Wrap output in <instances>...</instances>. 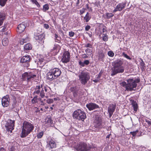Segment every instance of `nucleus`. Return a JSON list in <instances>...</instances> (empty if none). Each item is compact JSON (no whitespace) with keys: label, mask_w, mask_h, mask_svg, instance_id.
<instances>
[{"label":"nucleus","mask_w":151,"mask_h":151,"mask_svg":"<svg viewBox=\"0 0 151 151\" xmlns=\"http://www.w3.org/2000/svg\"><path fill=\"white\" fill-rule=\"evenodd\" d=\"M34 128V126L30 123L26 121L24 122L23 123L21 137L22 138H23L26 137L32 131Z\"/></svg>","instance_id":"nucleus-1"},{"label":"nucleus","mask_w":151,"mask_h":151,"mask_svg":"<svg viewBox=\"0 0 151 151\" xmlns=\"http://www.w3.org/2000/svg\"><path fill=\"white\" fill-rule=\"evenodd\" d=\"M127 83L124 82L121 83V85L125 88V91H132L135 90L137 84L135 83L133 79H129L127 80Z\"/></svg>","instance_id":"nucleus-2"},{"label":"nucleus","mask_w":151,"mask_h":151,"mask_svg":"<svg viewBox=\"0 0 151 151\" xmlns=\"http://www.w3.org/2000/svg\"><path fill=\"white\" fill-rule=\"evenodd\" d=\"M79 77L81 83L83 85L86 84L90 78L89 73L83 71L80 73Z\"/></svg>","instance_id":"nucleus-3"},{"label":"nucleus","mask_w":151,"mask_h":151,"mask_svg":"<svg viewBox=\"0 0 151 151\" xmlns=\"http://www.w3.org/2000/svg\"><path fill=\"white\" fill-rule=\"evenodd\" d=\"M73 117L74 118L82 121H83L86 117L85 112L80 109H77L74 112Z\"/></svg>","instance_id":"nucleus-4"},{"label":"nucleus","mask_w":151,"mask_h":151,"mask_svg":"<svg viewBox=\"0 0 151 151\" xmlns=\"http://www.w3.org/2000/svg\"><path fill=\"white\" fill-rule=\"evenodd\" d=\"M75 148L78 151H88L90 150L91 147L84 142H80L75 146Z\"/></svg>","instance_id":"nucleus-5"},{"label":"nucleus","mask_w":151,"mask_h":151,"mask_svg":"<svg viewBox=\"0 0 151 151\" xmlns=\"http://www.w3.org/2000/svg\"><path fill=\"white\" fill-rule=\"evenodd\" d=\"M34 94H39L40 96L42 98L45 97V93L42 85H37L34 89Z\"/></svg>","instance_id":"nucleus-6"},{"label":"nucleus","mask_w":151,"mask_h":151,"mask_svg":"<svg viewBox=\"0 0 151 151\" xmlns=\"http://www.w3.org/2000/svg\"><path fill=\"white\" fill-rule=\"evenodd\" d=\"M22 77L23 81H27L28 82L33 80L36 77V75L31 73L25 72L22 75Z\"/></svg>","instance_id":"nucleus-7"},{"label":"nucleus","mask_w":151,"mask_h":151,"mask_svg":"<svg viewBox=\"0 0 151 151\" xmlns=\"http://www.w3.org/2000/svg\"><path fill=\"white\" fill-rule=\"evenodd\" d=\"M14 121L8 120L5 125L6 131L11 133L12 132V131L14 129Z\"/></svg>","instance_id":"nucleus-8"},{"label":"nucleus","mask_w":151,"mask_h":151,"mask_svg":"<svg viewBox=\"0 0 151 151\" xmlns=\"http://www.w3.org/2000/svg\"><path fill=\"white\" fill-rule=\"evenodd\" d=\"M124 70V67H113L111 68V76H114L117 73H122Z\"/></svg>","instance_id":"nucleus-9"},{"label":"nucleus","mask_w":151,"mask_h":151,"mask_svg":"<svg viewBox=\"0 0 151 151\" xmlns=\"http://www.w3.org/2000/svg\"><path fill=\"white\" fill-rule=\"evenodd\" d=\"M31 59L30 56L28 55L23 56L21 59L20 63H26L25 66L28 67L29 66V62Z\"/></svg>","instance_id":"nucleus-10"},{"label":"nucleus","mask_w":151,"mask_h":151,"mask_svg":"<svg viewBox=\"0 0 151 151\" xmlns=\"http://www.w3.org/2000/svg\"><path fill=\"white\" fill-rule=\"evenodd\" d=\"M70 58V53L69 52L66 51L63 54L61 61L63 63H67L69 61Z\"/></svg>","instance_id":"nucleus-11"},{"label":"nucleus","mask_w":151,"mask_h":151,"mask_svg":"<svg viewBox=\"0 0 151 151\" xmlns=\"http://www.w3.org/2000/svg\"><path fill=\"white\" fill-rule=\"evenodd\" d=\"M126 5V3L122 2L119 3L116 6L115 9L113 10V12H115L117 11H121L124 8Z\"/></svg>","instance_id":"nucleus-12"},{"label":"nucleus","mask_w":151,"mask_h":151,"mask_svg":"<svg viewBox=\"0 0 151 151\" xmlns=\"http://www.w3.org/2000/svg\"><path fill=\"white\" fill-rule=\"evenodd\" d=\"M10 99L8 95H6L3 97L1 100V104L4 107H7L9 104Z\"/></svg>","instance_id":"nucleus-13"},{"label":"nucleus","mask_w":151,"mask_h":151,"mask_svg":"<svg viewBox=\"0 0 151 151\" xmlns=\"http://www.w3.org/2000/svg\"><path fill=\"white\" fill-rule=\"evenodd\" d=\"M116 107V104L115 103L109 105L108 108V111L109 113L110 117H111L115 111Z\"/></svg>","instance_id":"nucleus-14"},{"label":"nucleus","mask_w":151,"mask_h":151,"mask_svg":"<svg viewBox=\"0 0 151 151\" xmlns=\"http://www.w3.org/2000/svg\"><path fill=\"white\" fill-rule=\"evenodd\" d=\"M86 106L89 111L99 108V106L98 105L93 103H90L87 104Z\"/></svg>","instance_id":"nucleus-15"},{"label":"nucleus","mask_w":151,"mask_h":151,"mask_svg":"<svg viewBox=\"0 0 151 151\" xmlns=\"http://www.w3.org/2000/svg\"><path fill=\"white\" fill-rule=\"evenodd\" d=\"M101 122V119L100 117H96L94 122L95 127L98 128H101L102 127Z\"/></svg>","instance_id":"nucleus-16"},{"label":"nucleus","mask_w":151,"mask_h":151,"mask_svg":"<svg viewBox=\"0 0 151 151\" xmlns=\"http://www.w3.org/2000/svg\"><path fill=\"white\" fill-rule=\"evenodd\" d=\"M35 39L38 40L41 44H43L44 42V40L45 39V35L43 34L38 35L35 36Z\"/></svg>","instance_id":"nucleus-17"},{"label":"nucleus","mask_w":151,"mask_h":151,"mask_svg":"<svg viewBox=\"0 0 151 151\" xmlns=\"http://www.w3.org/2000/svg\"><path fill=\"white\" fill-rule=\"evenodd\" d=\"M51 71L55 78L59 76L61 73L60 70L57 68H54Z\"/></svg>","instance_id":"nucleus-18"},{"label":"nucleus","mask_w":151,"mask_h":151,"mask_svg":"<svg viewBox=\"0 0 151 151\" xmlns=\"http://www.w3.org/2000/svg\"><path fill=\"white\" fill-rule=\"evenodd\" d=\"M123 62L120 59H117L114 61L113 67H124L123 65Z\"/></svg>","instance_id":"nucleus-19"},{"label":"nucleus","mask_w":151,"mask_h":151,"mask_svg":"<svg viewBox=\"0 0 151 151\" xmlns=\"http://www.w3.org/2000/svg\"><path fill=\"white\" fill-rule=\"evenodd\" d=\"M25 28L26 27L24 24H20L17 27V32L19 33H21L24 31Z\"/></svg>","instance_id":"nucleus-20"},{"label":"nucleus","mask_w":151,"mask_h":151,"mask_svg":"<svg viewBox=\"0 0 151 151\" xmlns=\"http://www.w3.org/2000/svg\"><path fill=\"white\" fill-rule=\"evenodd\" d=\"M6 18V15L4 13H0V26H1Z\"/></svg>","instance_id":"nucleus-21"},{"label":"nucleus","mask_w":151,"mask_h":151,"mask_svg":"<svg viewBox=\"0 0 151 151\" xmlns=\"http://www.w3.org/2000/svg\"><path fill=\"white\" fill-rule=\"evenodd\" d=\"M47 78L50 81H52L55 78L51 70L47 73Z\"/></svg>","instance_id":"nucleus-22"},{"label":"nucleus","mask_w":151,"mask_h":151,"mask_svg":"<svg viewBox=\"0 0 151 151\" xmlns=\"http://www.w3.org/2000/svg\"><path fill=\"white\" fill-rule=\"evenodd\" d=\"M133 108L134 111H137L138 106L137 102L133 100H131Z\"/></svg>","instance_id":"nucleus-23"},{"label":"nucleus","mask_w":151,"mask_h":151,"mask_svg":"<svg viewBox=\"0 0 151 151\" xmlns=\"http://www.w3.org/2000/svg\"><path fill=\"white\" fill-rule=\"evenodd\" d=\"M49 145L50 147L52 149L55 148L56 147V144L54 141L51 140L49 142Z\"/></svg>","instance_id":"nucleus-24"},{"label":"nucleus","mask_w":151,"mask_h":151,"mask_svg":"<svg viewBox=\"0 0 151 151\" xmlns=\"http://www.w3.org/2000/svg\"><path fill=\"white\" fill-rule=\"evenodd\" d=\"M29 38L28 37H26L25 38H21L20 41V44L21 45H23L24 43H26L29 41Z\"/></svg>","instance_id":"nucleus-25"},{"label":"nucleus","mask_w":151,"mask_h":151,"mask_svg":"<svg viewBox=\"0 0 151 151\" xmlns=\"http://www.w3.org/2000/svg\"><path fill=\"white\" fill-rule=\"evenodd\" d=\"M32 48L31 45L29 43L26 44L24 47V50H31Z\"/></svg>","instance_id":"nucleus-26"},{"label":"nucleus","mask_w":151,"mask_h":151,"mask_svg":"<svg viewBox=\"0 0 151 151\" xmlns=\"http://www.w3.org/2000/svg\"><path fill=\"white\" fill-rule=\"evenodd\" d=\"M2 44L4 46H6L8 44V40L6 38H4L2 41Z\"/></svg>","instance_id":"nucleus-27"},{"label":"nucleus","mask_w":151,"mask_h":151,"mask_svg":"<svg viewBox=\"0 0 151 151\" xmlns=\"http://www.w3.org/2000/svg\"><path fill=\"white\" fill-rule=\"evenodd\" d=\"M91 18L88 12L87 13L85 16L84 17V19L85 20L86 22H87Z\"/></svg>","instance_id":"nucleus-28"},{"label":"nucleus","mask_w":151,"mask_h":151,"mask_svg":"<svg viewBox=\"0 0 151 151\" xmlns=\"http://www.w3.org/2000/svg\"><path fill=\"white\" fill-rule=\"evenodd\" d=\"M104 56V54L102 51H100L99 52L98 55L99 59H101V60H102Z\"/></svg>","instance_id":"nucleus-29"},{"label":"nucleus","mask_w":151,"mask_h":151,"mask_svg":"<svg viewBox=\"0 0 151 151\" xmlns=\"http://www.w3.org/2000/svg\"><path fill=\"white\" fill-rule=\"evenodd\" d=\"M102 40L104 42H106L108 41V35L106 34H103L102 35Z\"/></svg>","instance_id":"nucleus-30"},{"label":"nucleus","mask_w":151,"mask_h":151,"mask_svg":"<svg viewBox=\"0 0 151 151\" xmlns=\"http://www.w3.org/2000/svg\"><path fill=\"white\" fill-rule=\"evenodd\" d=\"M7 0H0V5L2 6H4L6 4Z\"/></svg>","instance_id":"nucleus-31"},{"label":"nucleus","mask_w":151,"mask_h":151,"mask_svg":"<svg viewBox=\"0 0 151 151\" xmlns=\"http://www.w3.org/2000/svg\"><path fill=\"white\" fill-rule=\"evenodd\" d=\"M49 9V6L47 4H45L43 6V11L44 12H45L47 10Z\"/></svg>","instance_id":"nucleus-32"},{"label":"nucleus","mask_w":151,"mask_h":151,"mask_svg":"<svg viewBox=\"0 0 151 151\" xmlns=\"http://www.w3.org/2000/svg\"><path fill=\"white\" fill-rule=\"evenodd\" d=\"M33 4H35L38 8L40 7V5L36 0H31Z\"/></svg>","instance_id":"nucleus-33"},{"label":"nucleus","mask_w":151,"mask_h":151,"mask_svg":"<svg viewBox=\"0 0 151 151\" xmlns=\"http://www.w3.org/2000/svg\"><path fill=\"white\" fill-rule=\"evenodd\" d=\"M37 96H35L32 100V103L34 104L36 103L37 102Z\"/></svg>","instance_id":"nucleus-34"},{"label":"nucleus","mask_w":151,"mask_h":151,"mask_svg":"<svg viewBox=\"0 0 151 151\" xmlns=\"http://www.w3.org/2000/svg\"><path fill=\"white\" fill-rule=\"evenodd\" d=\"M43 134V132H41L38 134L37 137L38 138H40L42 137Z\"/></svg>","instance_id":"nucleus-35"},{"label":"nucleus","mask_w":151,"mask_h":151,"mask_svg":"<svg viewBox=\"0 0 151 151\" xmlns=\"http://www.w3.org/2000/svg\"><path fill=\"white\" fill-rule=\"evenodd\" d=\"M106 16L108 19H109L111 17L114 16V14L112 13H107L106 14Z\"/></svg>","instance_id":"nucleus-36"},{"label":"nucleus","mask_w":151,"mask_h":151,"mask_svg":"<svg viewBox=\"0 0 151 151\" xmlns=\"http://www.w3.org/2000/svg\"><path fill=\"white\" fill-rule=\"evenodd\" d=\"M55 41L56 42H57V41H60V40H61L60 37H59L56 34H55Z\"/></svg>","instance_id":"nucleus-37"},{"label":"nucleus","mask_w":151,"mask_h":151,"mask_svg":"<svg viewBox=\"0 0 151 151\" xmlns=\"http://www.w3.org/2000/svg\"><path fill=\"white\" fill-rule=\"evenodd\" d=\"M108 55L110 57H112L114 55V52L112 51H109L108 53Z\"/></svg>","instance_id":"nucleus-38"},{"label":"nucleus","mask_w":151,"mask_h":151,"mask_svg":"<svg viewBox=\"0 0 151 151\" xmlns=\"http://www.w3.org/2000/svg\"><path fill=\"white\" fill-rule=\"evenodd\" d=\"M46 102L47 103L49 104H51L53 102V100L52 99H48L47 100Z\"/></svg>","instance_id":"nucleus-39"},{"label":"nucleus","mask_w":151,"mask_h":151,"mask_svg":"<svg viewBox=\"0 0 151 151\" xmlns=\"http://www.w3.org/2000/svg\"><path fill=\"white\" fill-rule=\"evenodd\" d=\"M92 45L90 43H87L85 45V47H89L90 48H92Z\"/></svg>","instance_id":"nucleus-40"},{"label":"nucleus","mask_w":151,"mask_h":151,"mask_svg":"<svg viewBox=\"0 0 151 151\" xmlns=\"http://www.w3.org/2000/svg\"><path fill=\"white\" fill-rule=\"evenodd\" d=\"M76 87H71L70 88V90L71 91H73L74 93H75L76 94V93H77V92H76Z\"/></svg>","instance_id":"nucleus-41"},{"label":"nucleus","mask_w":151,"mask_h":151,"mask_svg":"<svg viewBox=\"0 0 151 151\" xmlns=\"http://www.w3.org/2000/svg\"><path fill=\"white\" fill-rule=\"evenodd\" d=\"M92 50L90 48H87L85 50V52L87 54L90 53L92 52Z\"/></svg>","instance_id":"nucleus-42"},{"label":"nucleus","mask_w":151,"mask_h":151,"mask_svg":"<svg viewBox=\"0 0 151 151\" xmlns=\"http://www.w3.org/2000/svg\"><path fill=\"white\" fill-rule=\"evenodd\" d=\"M139 150L140 151H146V148L143 146H141L139 147Z\"/></svg>","instance_id":"nucleus-43"},{"label":"nucleus","mask_w":151,"mask_h":151,"mask_svg":"<svg viewBox=\"0 0 151 151\" xmlns=\"http://www.w3.org/2000/svg\"><path fill=\"white\" fill-rule=\"evenodd\" d=\"M138 132V131L137 130L135 132H130V134L132 135L134 137L136 135Z\"/></svg>","instance_id":"nucleus-44"},{"label":"nucleus","mask_w":151,"mask_h":151,"mask_svg":"<svg viewBox=\"0 0 151 151\" xmlns=\"http://www.w3.org/2000/svg\"><path fill=\"white\" fill-rule=\"evenodd\" d=\"M86 9L84 8H83L82 9H81L80 11V15H82L85 12Z\"/></svg>","instance_id":"nucleus-45"},{"label":"nucleus","mask_w":151,"mask_h":151,"mask_svg":"<svg viewBox=\"0 0 151 151\" xmlns=\"http://www.w3.org/2000/svg\"><path fill=\"white\" fill-rule=\"evenodd\" d=\"M75 33L74 32L71 31L69 32V35L70 37H73Z\"/></svg>","instance_id":"nucleus-46"},{"label":"nucleus","mask_w":151,"mask_h":151,"mask_svg":"<svg viewBox=\"0 0 151 151\" xmlns=\"http://www.w3.org/2000/svg\"><path fill=\"white\" fill-rule=\"evenodd\" d=\"M123 55L124 56V57L127 59L129 60H130L131 59V58H130L129 57L127 54H126L124 53H123Z\"/></svg>","instance_id":"nucleus-47"},{"label":"nucleus","mask_w":151,"mask_h":151,"mask_svg":"<svg viewBox=\"0 0 151 151\" xmlns=\"http://www.w3.org/2000/svg\"><path fill=\"white\" fill-rule=\"evenodd\" d=\"M58 45H55L53 47V48L51 50V51H55V50H56L57 47Z\"/></svg>","instance_id":"nucleus-48"},{"label":"nucleus","mask_w":151,"mask_h":151,"mask_svg":"<svg viewBox=\"0 0 151 151\" xmlns=\"http://www.w3.org/2000/svg\"><path fill=\"white\" fill-rule=\"evenodd\" d=\"M84 65H88L89 63V61L88 60H86L84 62Z\"/></svg>","instance_id":"nucleus-49"},{"label":"nucleus","mask_w":151,"mask_h":151,"mask_svg":"<svg viewBox=\"0 0 151 151\" xmlns=\"http://www.w3.org/2000/svg\"><path fill=\"white\" fill-rule=\"evenodd\" d=\"M39 100L40 101L41 105L44 106L45 104V103L44 102V101H42L41 98L39 99Z\"/></svg>","instance_id":"nucleus-50"},{"label":"nucleus","mask_w":151,"mask_h":151,"mask_svg":"<svg viewBox=\"0 0 151 151\" xmlns=\"http://www.w3.org/2000/svg\"><path fill=\"white\" fill-rule=\"evenodd\" d=\"M90 28V26L89 25H87L85 27V30L86 31H88Z\"/></svg>","instance_id":"nucleus-51"},{"label":"nucleus","mask_w":151,"mask_h":151,"mask_svg":"<svg viewBox=\"0 0 151 151\" xmlns=\"http://www.w3.org/2000/svg\"><path fill=\"white\" fill-rule=\"evenodd\" d=\"M79 64L80 65L83 67H84L85 66V65H84V62H81V61H80L79 62Z\"/></svg>","instance_id":"nucleus-52"},{"label":"nucleus","mask_w":151,"mask_h":151,"mask_svg":"<svg viewBox=\"0 0 151 151\" xmlns=\"http://www.w3.org/2000/svg\"><path fill=\"white\" fill-rule=\"evenodd\" d=\"M141 61L142 62L140 63V65L143 68L144 67L145 64L142 59L141 60Z\"/></svg>","instance_id":"nucleus-53"},{"label":"nucleus","mask_w":151,"mask_h":151,"mask_svg":"<svg viewBox=\"0 0 151 151\" xmlns=\"http://www.w3.org/2000/svg\"><path fill=\"white\" fill-rule=\"evenodd\" d=\"M101 75H102V73L101 72L99 73V74H98V76H97V77H96V78L97 79H99V78L100 77H101Z\"/></svg>","instance_id":"nucleus-54"},{"label":"nucleus","mask_w":151,"mask_h":151,"mask_svg":"<svg viewBox=\"0 0 151 151\" xmlns=\"http://www.w3.org/2000/svg\"><path fill=\"white\" fill-rule=\"evenodd\" d=\"M44 27L46 29H48L49 27V26L47 24H44Z\"/></svg>","instance_id":"nucleus-55"},{"label":"nucleus","mask_w":151,"mask_h":151,"mask_svg":"<svg viewBox=\"0 0 151 151\" xmlns=\"http://www.w3.org/2000/svg\"><path fill=\"white\" fill-rule=\"evenodd\" d=\"M134 82L135 83H139V82L140 81L139 79H136L134 80Z\"/></svg>","instance_id":"nucleus-56"},{"label":"nucleus","mask_w":151,"mask_h":151,"mask_svg":"<svg viewBox=\"0 0 151 151\" xmlns=\"http://www.w3.org/2000/svg\"><path fill=\"white\" fill-rule=\"evenodd\" d=\"M35 112H36V113H37V112H38L40 111V110L38 109L37 108V107H35Z\"/></svg>","instance_id":"nucleus-57"},{"label":"nucleus","mask_w":151,"mask_h":151,"mask_svg":"<svg viewBox=\"0 0 151 151\" xmlns=\"http://www.w3.org/2000/svg\"><path fill=\"white\" fill-rule=\"evenodd\" d=\"M105 28V27L103 28L102 31V32L103 33H104L106 31V29Z\"/></svg>","instance_id":"nucleus-58"},{"label":"nucleus","mask_w":151,"mask_h":151,"mask_svg":"<svg viewBox=\"0 0 151 151\" xmlns=\"http://www.w3.org/2000/svg\"><path fill=\"white\" fill-rule=\"evenodd\" d=\"M146 122L149 125H150L151 124V122L149 120H146Z\"/></svg>","instance_id":"nucleus-59"},{"label":"nucleus","mask_w":151,"mask_h":151,"mask_svg":"<svg viewBox=\"0 0 151 151\" xmlns=\"http://www.w3.org/2000/svg\"><path fill=\"white\" fill-rule=\"evenodd\" d=\"M98 81H99L98 79H97V78H96V79L95 80H93V81L95 83L97 82Z\"/></svg>","instance_id":"nucleus-60"},{"label":"nucleus","mask_w":151,"mask_h":151,"mask_svg":"<svg viewBox=\"0 0 151 151\" xmlns=\"http://www.w3.org/2000/svg\"><path fill=\"white\" fill-rule=\"evenodd\" d=\"M14 111L15 112H16L18 114V112L19 110V109H17L16 108H15L14 109Z\"/></svg>","instance_id":"nucleus-61"},{"label":"nucleus","mask_w":151,"mask_h":151,"mask_svg":"<svg viewBox=\"0 0 151 151\" xmlns=\"http://www.w3.org/2000/svg\"><path fill=\"white\" fill-rule=\"evenodd\" d=\"M80 3V0H77V2L76 3V6H78V4Z\"/></svg>","instance_id":"nucleus-62"},{"label":"nucleus","mask_w":151,"mask_h":151,"mask_svg":"<svg viewBox=\"0 0 151 151\" xmlns=\"http://www.w3.org/2000/svg\"><path fill=\"white\" fill-rule=\"evenodd\" d=\"M44 59L42 58H41L39 60V62H40L41 63H42L43 62Z\"/></svg>","instance_id":"nucleus-63"},{"label":"nucleus","mask_w":151,"mask_h":151,"mask_svg":"<svg viewBox=\"0 0 151 151\" xmlns=\"http://www.w3.org/2000/svg\"><path fill=\"white\" fill-rule=\"evenodd\" d=\"M0 151H5L4 148H3V147H1L0 149Z\"/></svg>","instance_id":"nucleus-64"}]
</instances>
